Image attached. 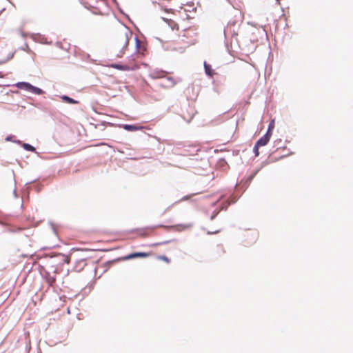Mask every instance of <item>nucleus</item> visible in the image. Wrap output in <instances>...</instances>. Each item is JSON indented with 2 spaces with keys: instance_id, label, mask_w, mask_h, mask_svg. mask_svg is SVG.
I'll list each match as a JSON object with an SVG mask.
<instances>
[{
  "instance_id": "obj_8",
  "label": "nucleus",
  "mask_w": 353,
  "mask_h": 353,
  "mask_svg": "<svg viewBox=\"0 0 353 353\" xmlns=\"http://www.w3.org/2000/svg\"><path fill=\"white\" fill-rule=\"evenodd\" d=\"M17 86L19 89H23V90H26L28 91H30L32 85L31 84H30L29 83L20 82L17 84Z\"/></svg>"
},
{
  "instance_id": "obj_10",
  "label": "nucleus",
  "mask_w": 353,
  "mask_h": 353,
  "mask_svg": "<svg viewBox=\"0 0 353 353\" xmlns=\"http://www.w3.org/2000/svg\"><path fill=\"white\" fill-rule=\"evenodd\" d=\"M192 227V225L191 224H179V225H174L173 226V228H175L176 230L177 231H183V230H185L187 229H189Z\"/></svg>"
},
{
  "instance_id": "obj_21",
  "label": "nucleus",
  "mask_w": 353,
  "mask_h": 353,
  "mask_svg": "<svg viewBox=\"0 0 353 353\" xmlns=\"http://www.w3.org/2000/svg\"><path fill=\"white\" fill-rule=\"evenodd\" d=\"M219 231H215V232H213L212 233H217Z\"/></svg>"
},
{
  "instance_id": "obj_7",
  "label": "nucleus",
  "mask_w": 353,
  "mask_h": 353,
  "mask_svg": "<svg viewBox=\"0 0 353 353\" xmlns=\"http://www.w3.org/2000/svg\"><path fill=\"white\" fill-rule=\"evenodd\" d=\"M150 256V253H146V252H134V253H132V254H130L127 256H125L124 257V259L125 260H130V259H134V258H138V257H148Z\"/></svg>"
},
{
  "instance_id": "obj_12",
  "label": "nucleus",
  "mask_w": 353,
  "mask_h": 353,
  "mask_svg": "<svg viewBox=\"0 0 353 353\" xmlns=\"http://www.w3.org/2000/svg\"><path fill=\"white\" fill-rule=\"evenodd\" d=\"M62 99L65 101V102H67L68 103H71V104H75V103H77L78 102L75 100H74L73 99L69 97H67V96H63L62 97Z\"/></svg>"
},
{
  "instance_id": "obj_9",
  "label": "nucleus",
  "mask_w": 353,
  "mask_h": 353,
  "mask_svg": "<svg viewBox=\"0 0 353 353\" xmlns=\"http://www.w3.org/2000/svg\"><path fill=\"white\" fill-rule=\"evenodd\" d=\"M123 128L128 131H136V130H141L143 128V127H142V126H136L134 125H128V124L124 125L123 126Z\"/></svg>"
},
{
  "instance_id": "obj_6",
  "label": "nucleus",
  "mask_w": 353,
  "mask_h": 353,
  "mask_svg": "<svg viewBox=\"0 0 353 353\" xmlns=\"http://www.w3.org/2000/svg\"><path fill=\"white\" fill-rule=\"evenodd\" d=\"M167 74V72L163 70H155L153 71H151L150 74V77L152 79H163L165 78Z\"/></svg>"
},
{
  "instance_id": "obj_16",
  "label": "nucleus",
  "mask_w": 353,
  "mask_h": 353,
  "mask_svg": "<svg viewBox=\"0 0 353 353\" xmlns=\"http://www.w3.org/2000/svg\"><path fill=\"white\" fill-rule=\"evenodd\" d=\"M82 4H83L86 8L91 6V2L90 0H80Z\"/></svg>"
},
{
  "instance_id": "obj_15",
  "label": "nucleus",
  "mask_w": 353,
  "mask_h": 353,
  "mask_svg": "<svg viewBox=\"0 0 353 353\" xmlns=\"http://www.w3.org/2000/svg\"><path fill=\"white\" fill-rule=\"evenodd\" d=\"M23 148L28 151L34 152L35 148L28 143H24L23 145Z\"/></svg>"
},
{
  "instance_id": "obj_11",
  "label": "nucleus",
  "mask_w": 353,
  "mask_h": 353,
  "mask_svg": "<svg viewBox=\"0 0 353 353\" xmlns=\"http://www.w3.org/2000/svg\"><path fill=\"white\" fill-rule=\"evenodd\" d=\"M204 66H205V70L206 74L210 77H212L213 72L211 68V66L210 65L207 64L206 63H205Z\"/></svg>"
},
{
  "instance_id": "obj_1",
  "label": "nucleus",
  "mask_w": 353,
  "mask_h": 353,
  "mask_svg": "<svg viewBox=\"0 0 353 353\" xmlns=\"http://www.w3.org/2000/svg\"><path fill=\"white\" fill-rule=\"evenodd\" d=\"M132 34L125 30L120 32L114 39L113 43V49L117 57H121L125 53L129 43V37Z\"/></svg>"
},
{
  "instance_id": "obj_20",
  "label": "nucleus",
  "mask_w": 353,
  "mask_h": 353,
  "mask_svg": "<svg viewBox=\"0 0 353 353\" xmlns=\"http://www.w3.org/2000/svg\"><path fill=\"white\" fill-rule=\"evenodd\" d=\"M69 262H70V259H66V263H68Z\"/></svg>"
},
{
  "instance_id": "obj_3",
  "label": "nucleus",
  "mask_w": 353,
  "mask_h": 353,
  "mask_svg": "<svg viewBox=\"0 0 353 353\" xmlns=\"http://www.w3.org/2000/svg\"><path fill=\"white\" fill-rule=\"evenodd\" d=\"M162 79L163 80L161 82V85L164 88H173L176 83V81L174 78L171 77H167V75Z\"/></svg>"
},
{
  "instance_id": "obj_19",
  "label": "nucleus",
  "mask_w": 353,
  "mask_h": 353,
  "mask_svg": "<svg viewBox=\"0 0 353 353\" xmlns=\"http://www.w3.org/2000/svg\"><path fill=\"white\" fill-rule=\"evenodd\" d=\"M270 128V132L272 131V128H273V124L270 123L269 125V128Z\"/></svg>"
},
{
  "instance_id": "obj_17",
  "label": "nucleus",
  "mask_w": 353,
  "mask_h": 353,
  "mask_svg": "<svg viewBox=\"0 0 353 353\" xmlns=\"http://www.w3.org/2000/svg\"><path fill=\"white\" fill-rule=\"evenodd\" d=\"M259 146H257V145L255 144V145L254 147V152L256 156H259Z\"/></svg>"
},
{
  "instance_id": "obj_5",
  "label": "nucleus",
  "mask_w": 353,
  "mask_h": 353,
  "mask_svg": "<svg viewBox=\"0 0 353 353\" xmlns=\"http://www.w3.org/2000/svg\"><path fill=\"white\" fill-rule=\"evenodd\" d=\"M155 229V227L154 228H139L137 229L135 231L138 234L139 236L141 237H145L149 236Z\"/></svg>"
},
{
  "instance_id": "obj_2",
  "label": "nucleus",
  "mask_w": 353,
  "mask_h": 353,
  "mask_svg": "<svg viewBox=\"0 0 353 353\" xmlns=\"http://www.w3.org/2000/svg\"><path fill=\"white\" fill-rule=\"evenodd\" d=\"M112 67L120 70H135L139 68L138 65L136 63L134 59H132V61H130L127 64H113L112 65Z\"/></svg>"
},
{
  "instance_id": "obj_4",
  "label": "nucleus",
  "mask_w": 353,
  "mask_h": 353,
  "mask_svg": "<svg viewBox=\"0 0 353 353\" xmlns=\"http://www.w3.org/2000/svg\"><path fill=\"white\" fill-rule=\"evenodd\" d=\"M271 137H272V132H270V128H268V130L266 132V134L263 137L260 138L257 141L256 144L257 145V146H259V147L264 146L269 142Z\"/></svg>"
},
{
  "instance_id": "obj_22",
  "label": "nucleus",
  "mask_w": 353,
  "mask_h": 353,
  "mask_svg": "<svg viewBox=\"0 0 353 353\" xmlns=\"http://www.w3.org/2000/svg\"><path fill=\"white\" fill-rule=\"evenodd\" d=\"M161 244V243H157L156 245H160Z\"/></svg>"
},
{
  "instance_id": "obj_14",
  "label": "nucleus",
  "mask_w": 353,
  "mask_h": 353,
  "mask_svg": "<svg viewBox=\"0 0 353 353\" xmlns=\"http://www.w3.org/2000/svg\"><path fill=\"white\" fill-rule=\"evenodd\" d=\"M30 92L36 94H41L42 93V90L40 88L34 87L33 85L32 86V88Z\"/></svg>"
},
{
  "instance_id": "obj_13",
  "label": "nucleus",
  "mask_w": 353,
  "mask_h": 353,
  "mask_svg": "<svg viewBox=\"0 0 353 353\" xmlns=\"http://www.w3.org/2000/svg\"><path fill=\"white\" fill-rule=\"evenodd\" d=\"M157 259L159 261H163L165 262L166 263H170V260L165 255L157 256Z\"/></svg>"
},
{
  "instance_id": "obj_18",
  "label": "nucleus",
  "mask_w": 353,
  "mask_h": 353,
  "mask_svg": "<svg viewBox=\"0 0 353 353\" xmlns=\"http://www.w3.org/2000/svg\"><path fill=\"white\" fill-rule=\"evenodd\" d=\"M191 196H192V195L185 196H184L183 198H182V199H181V200H182V201L188 200V199H189Z\"/></svg>"
}]
</instances>
